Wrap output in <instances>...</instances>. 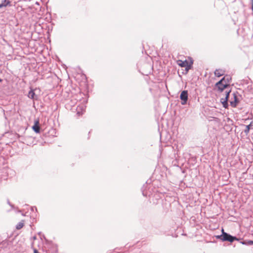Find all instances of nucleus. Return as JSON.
Returning <instances> with one entry per match:
<instances>
[{
    "label": "nucleus",
    "mask_w": 253,
    "mask_h": 253,
    "mask_svg": "<svg viewBox=\"0 0 253 253\" xmlns=\"http://www.w3.org/2000/svg\"><path fill=\"white\" fill-rule=\"evenodd\" d=\"M176 63L181 67H184L185 68V71L187 73L192 67L193 62L192 60L190 58V61L185 60L182 61V60H178L176 61Z\"/></svg>",
    "instance_id": "1"
},
{
    "label": "nucleus",
    "mask_w": 253,
    "mask_h": 253,
    "mask_svg": "<svg viewBox=\"0 0 253 253\" xmlns=\"http://www.w3.org/2000/svg\"><path fill=\"white\" fill-rule=\"evenodd\" d=\"M217 238H220L223 241H229L230 242H233L235 240H238L236 237L232 236L227 233H224V236H219Z\"/></svg>",
    "instance_id": "2"
},
{
    "label": "nucleus",
    "mask_w": 253,
    "mask_h": 253,
    "mask_svg": "<svg viewBox=\"0 0 253 253\" xmlns=\"http://www.w3.org/2000/svg\"><path fill=\"white\" fill-rule=\"evenodd\" d=\"M180 98L182 100L181 104L184 105L186 103L188 99V92L186 90L182 91L180 94Z\"/></svg>",
    "instance_id": "3"
},
{
    "label": "nucleus",
    "mask_w": 253,
    "mask_h": 253,
    "mask_svg": "<svg viewBox=\"0 0 253 253\" xmlns=\"http://www.w3.org/2000/svg\"><path fill=\"white\" fill-rule=\"evenodd\" d=\"M218 84V82L215 84V87L220 92L222 91L224 89L227 88L229 86L227 85V84L224 82L221 83L219 84Z\"/></svg>",
    "instance_id": "4"
},
{
    "label": "nucleus",
    "mask_w": 253,
    "mask_h": 253,
    "mask_svg": "<svg viewBox=\"0 0 253 253\" xmlns=\"http://www.w3.org/2000/svg\"><path fill=\"white\" fill-rule=\"evenodd\" d=\"M226 97L225 99L222 98L221 99V102L223 104V106L224 108H227L228 106L227 104V99L229 97V93L230 92V90H226Z\"/></svg>",
    "instance_id": "5"
},
{
    "label": "nucleus",
    "mask_w": 253,
    "mask_h": 253,
    "mask_svg": "<svg viewBox=\"0 0 253 253\" xmlns=\"http://www.w3.org/2000/svg\"><path fill=\"white\" fill-rule=\"evenodd\" d=\"M231 81V77L230 76L226 75L220 81L218 82V84H219L222 82H224L227 84V85L229 86V84Z\"/></svg>",
    "instance_id": "6"
},
{
    "label": "nucleus",
    "mask_w": 253,
    "mask_h": 253,
    "mask_svg": "<svg viewBox=\"0 0 253 253\" xmlns=\"http://www.w3.org/2000/svg\"><path fill=\"white\" fill-rule=\"evenodd\" d=\"M77 112L79 116L82 115L85 112V106L83 105L78 106L77 108Z\"/></svg>",
    "instance_id": "7"
},
{
    "label": "nucleus",
    "mask_w": 253,
    "mask_h": 253,
    "mask_svg": "<svg viewBox=\"0 0 253 253\" xmlns=\"http://www.w3.org/2000/svg\"><path fill=\"white\" fill-rule=\"evenodd\" d=\"M225 73V70L221 69H216L214 71V75L216 77H220L224 75Z\"/></svg>",
    "instance_id": "8"
},
{
    "label": "nucleus",
    "mask_w": 253,
    "mask_h": 253,
    "mask_svg": "<svg viewBox=\"0 0 253 253\" xmlns=\"http://www.w3.org/2000/svg\"><path fill=\"white\" fill-rule=\"evenodd\" d=\"M33 129L37 133H39L40 131V127L39 126V120H36L35 122V124L32 127Z\"/></svg>",
    "instance_id": "9"
},
{
    "label": "nucleus",
    "mask_w": 253,
    "mask_h": 253,
    "mask_svg": "<svg viewBox=\"0 0 253 253\" xmlns=\"http://www.w3.org/2000/svg\"><path fill=\"white\" fill-rule=\"evenodd\" d=\"M233 97L234 100L230 101V103L232 107H235L237 104V97L235 93L233 94Z\"/></svg>",
    "instance_id": "10"
},
{
    "label": "nucleus",
    "mask_w": 253,
    "mask_h": 253,
    "mask_svg": "<svg viewBox=\"0 0 253 253\" xmlns=\"http://www.w3.org/2000/svg\"><path fill=\"white\" fill-rule=\"evenodd\" d=\"M24 220H22L17 224V225L16 226V228L17 230H20L23 228V227L24 226Z\"/></svg>",
    "instance_id": "11"
},
{
    "label": "nucleus",
    "mask_w": 253,
    "mask_h": 253,
    "mask_svg": "<svg viewBox=\"0 0 253 253\" xmlns=\"http://www.w3.org/2000/svg\"><path fill=\"white\" fill-rule=\"evenodd\" d=\"M35 93L34 90H30L28 93V97L31 99H34Z\"/></svg>",
    "instance_id": "12"
},
{
    "label": "nucleus",
    "mask_w": 253,
    "mask_h": 253,
    "mask_svg": "<svg viewBox=\"0 0 253 253\" xmlns=\"http://www.w3.org/2000/svg\"><path fill=\"white\" fill-rule=\"evenodd\" d=\"M10 2L7 0V1H6V2H4V3L0 4V8H1L3 6H6L7 5L10 4Z\"/></svg>",
    "instance_id": "13"
},
{
    "label": "nucleus",
    "mask_w": 253,
    "mask_h": 253,
    "mask_svg": "<svg viewBox=\"0 0 253 253\" xmlns=\"http://www.w3.org/2000/svg\"><path fill=\"white\" fill-rule=\"evenodd\" d=\"M242 243L243 244H245V245H253V241L250 240V241H248L247 242H242Z\"/></svg>",
    "instance_id": "14"
},
{
    "label": "nucleus",
    "mask_w": 253,
    "mask_h": 253,
    "mask_svg": "<svg viewBox=\"0 0 253 253\" xmlns=\"http://www.w3.org/2000/svg\"><path fill=\"white\" fill-rule=\"evenodd\" d=\"M250 125L246 126L245 129V132L246 134H248L250 131Z\"/></svg>",
    "instance_id": "15"
},
{
    "label": "nucleus",
    "mask_w": 253,
    "mask_h": 253,
    "mask_svg": "<svg viewBox=\"0 0 253 253\" xmlns=\"http://www.w3.org/2000/svg\"><path fill=\"white\" fill-rule=\"evenodd\" d=\"M221 232H222V235L221 236H224V233H226V232H224V230L223 229H222Z\"/></svg>",
    "instance_id": "16"
},
{
    "label": "nucleus",
    "mask_w": 253,
    "mask_h": 253,
    "mask_svg": "<svg viewBox=\"0 0 253 253\" xmlns=\"http://www.w3.org/2000/svg\"><path fill=\"white\" fill-rule=\"evenodd\" d=\"M34 253H39L37 249H34Z\"/></svg>",
    "instance_id": "17"
},
{
    "label": "nucleus",
    "mask_w": 253,
    "mask_h": 253,
    "mask_svg": "<svg viewBox=\"0 0 253 253\" xmlns=\"http://www.w3.org/2000/svg\"><path fill=\"white\" fill-rule=\"evenodd\" d=\"M252 9H253V4H252Z\"/></svg>",
    "instance_id": "18"
},
{
    "label": "nucleus",
    "mask_w": 253,
    "mask_h": 253,
    "mask_svg": "<svg viewBox=\"0 0 253 253\" xmlns=\"http://www.w3.org/2000/svg\"><path fill=\"white\" fill-rule=\"evenodd\" d=\"M2 82V80L0 79V82Z\"/></svg>",
    "instance_id": "19"
},
{
    "label": "nucleus",
    "mask_w": 253,
    "mask_h": 253,
    "mask_svg": "<svg viewBox=\"0 0 253 253\" xmlns=\"http://www.w3.org/2000/svg\"><path fill=\"white\" fill-rule=\"evenodd\" d=\"M7 1L6 0H4V2H6Z\"/></svg>",
    "instance_id": "20"
}]
</instances>
